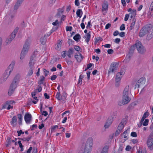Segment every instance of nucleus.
<instances>
[{"label":"nucleus","mask_w":153,"mask_h":153,"mask_svg":"<svg viewBox=\"0 0 153 153\" xmlns=\"http://www.w3.org/2000/svg\"><path fill=\"white\" fill-rule=\"evenodd\" d=\"M8 105L7 104V101L5 102L4 104L2 105V109H4L6 108L7 106Z\"/></svg>","instance_id":"50"},{"label":"nucleus","mask_w":153,"mask_h":153,"mask_svg":"<svg viewBox=\"0 0 153 153\" xmlns=\"http://www.w3.org/2000/svg\"><path fill=\"white\" fill-rule=\"evenodd\" d=\"M113 120L111 119V117H109L107 120L105 125V128H108L110 125L111 124Z\"/></svg>","instance_id":"19"},{"label":"nucleus","mask_w":153,"mask_h":153,"mask_svg":"<svg viewBox=\"0 0 153 153\" xmlns=\"http://www.w3.org/2000/svg\"><path fill=\"white\" fill-rule=\"evenodd\" d=\"M149 122V120L148 119H146L143 122L142 124L143 126H146L148 125V123Z\"/></svg>","instance_id":"39"},{"label":"nucleus","mask_w":153,"mask_h":153,"mask_svg":"<svg viewBox=\"0 0 153 153\" xmlns=\"http://www.w3.org/2000/svg\"><path fill=\"white\" fill-rule=\"evenodd\" d=\"M124 74L123 71H120L118 72L116 75L115 81H120L121 78Z\"/></svg>","instance_id":"14"},{"label":"nucleus","mask_w":153,"mask_h":153,"mask_svg":"<svg viewBox=\"0 0 153 153\" xmlns=\"http://www.w3.org/2000/svg\"><path fill=\"white\" fill-rule=\"evenodd\" d=\"M131 135L132 137H136L137 136V134L136 132H132L131 133Z\"/></svg>","instance_id":"44"},{"label":"nucleus","mask_w":153,"mask_h":153,"mask_svg":"<svg viewBox=\"0 0 153 153\" xmlns=\"http://www.w3.org/2000/svg\"><path fill=\"white\" fill-rule=\"evenodd\" d=\"M111 26V24L110 23H108L106 24L105 26V29H108Z\"/></svg>","instance_id":"60"},{"label":"nucleus","mask_w":153,"mask_h":153,"mask_svg":"<svg viewBox=\"0 0 153 153\" xmlns=\"http://www.w3.org/2000/svg\"><path fill=\"white\" fill-rule=\"evenodd\" d=\"M66 18V16L64 15H62V16L61 17H60V20L61 22L62 21H64Z\"/></svg>","instance_id":"52"},{"label":"nucleus","mask_w":153,"mask_h":153,"mask_svg":"<svg viewBox=\"0 0 153 153\" xmlns=\"http://www.w3.org/2000/svg\"><path fill=\"white\" fill-rule=\"evenodd\" d=\"M52 30L51 32L49 33L46 35L45 34L43 36L41 37L40 39V42L42 45H44L45 44L47 40L46 37H48L52 33L53 31Z\"/></svg>","instance_id":"12"},{"label":"nucleus","mask_w":153,"mask_h":153,"mask_svg":"<svg viewBox=\"0 0 153 153\" xmlns=\"http://www.w3.org/2000/svg\"><path fill=\"white\" fill-rule=\"evenodd\" d=\"M35 57L36 56L34 53H33V54L30 57V61L29 64V67L30 68L34 69V65L35 62Z\"/></svg>","instance_id":"10"},{"label":"nucleus","mask_w":153,"mask_h":153,"mask_svg":"<svg viewBox=\"0 0 153 153\" xmlns=\"http://www.w3.org/2000/svg\"><path fill=\"white\" fill-rule=\"evenodd\" d=\"M135 45L137 50L139 53L143 54L145 52L146 50L144 47L139 41L135 43Z\"/></svg>","instance_id":"9"},{"label":"nucleus","mask_w":153,"mask_h":153,"mask_svg":"<svg viewBox=\"0 0 153 153\" xmlns=\"http://www.w3.org/2000/svg\"><path fill=\"white\" fill-rule=\"evenodd\" d=\"M145 80L144 78H140L137 82V83L135 85V88H139L140 86L145 84Z\"/></svg>","instance_id":"13"},{"label":"nucleus","mask_w":153,"mask_h":153,"mask_svg":"<svg viewBox=\"0 0 153 153\" xmlns=\"http://www.w3.org/2000/svg\"><path fill=\"white\" fill-rule=\"evenodd\" d=\"M62 14L63 13H59V12H58L55 15V17L58 19L60 18Z\"/></svg>","instance_id":"42"},{"label":"nucleus","mask_w":153,"mask_h":153,"mask_svg":"<svg viewBox=\"0 0 153 153\" xmlns=\"http://www.w3.org/2000/svg\"><path fill=\"white\" fill-rule=\"evenodd\" d=\"M45 79V77L42 76H40V79L38 82V84L39 85H41L43 83V81Z\"/></svg>","instance_id":"33"},{"label":"nucleus","mask_w":153,"mask_h":153,"mask_svg":"<svg viewBox=\"0 0 153 153\" xmlns=\"http://www.w3.org/2000/svg\"><path fill=\"white\" fill-rule=\"evenodd\" d=\"M19 28L17 27L14 30L13 32L11 34L10 36L8 37L6 41V42L7 45L9 44L11 41L15 38L16 35L17 33L19 30Z\"/></svg>","instance_id":"7"},{"label":"nucleus","mask_w":153,"mask_h":153,"mask_svg":"<svg viewBox=\"0 0 153 153\" xmlns=\"http://www.w3.org/2000/svg\"><path fill=\"white\" fill-rule=\"evenodd\" d=\"M81 9H78L77 10L76 12V14L77 16L80 18L81 17V15H80Z\"/></svg>","instance_id":"40"},{"label":"nucleus","mask_w":153,"mask_h":153,"mask_svg":"<svg viewBox=\"0 0 153 153\" xmlns=\"http://www.w3.org/2000/svg\"><path fill=\"white\" fill-rule=\"evenodd\" d=\"M64 7H63L62 8H59L58 9V12H59V13H63L64 12Z\"/></svg>","instance_id":"49"},{"label":"nucleus","mask_w":153,"mask_h":153,"mask_svg":"<svg viewBox=\"0 0 153 153\" xmlns=\"http://www.w3.org/2000/svg\"><path fill=\"white\" fill-rule=\"evenodd\" d=\"M81 38V36L78 33L76 34L75 36H74L73 37L74 39L76 41H78L79 39H80Z\"/></svg>","instance_id":"31"},{"label":"nucleus","mask_w":153,"mask_h":153,"mask_svg":"<svg viewBox=\"0 0 153 153\" xmlns=\"http://www.w3.org/2000/svg\"><path fill=\"white\" fill-rule=\"evenodd\" d=\"M24 0H18L14 7L15 10H16L20 7Z\"/></svg>","instance_id":"20"},{"label":"nucleus","mask_w":153,"mask_h":153,"mask_svg":"<svg viewBox=\"0 0 153 153\" xmlns=\"http://www.w3.org/2000/svg\"><path fill=\"white\" fill-rule=\"evenodd\" d=\"M125 29V25L124 24H122L120 26V30H124Z\"/></svg>","instance_id":"48"},{"label":"nucleus","mask_w":153,"mask_h":153,"mask_svg":"<svg viewBox=\"0 0 153 153\" xmlns=\"http://www.w3.org/2000/svg\"><path fill=\"white\" fill-rule=\"evenodd\" d=\"M108 8V2L107 1L104 0L102 6V11L104 12V11H107Z\"/></svg>","instance_id":"17"},{"label":"nucleus","mask_w":153,"mask_h":153,"mask_svg":"<svg viewBox=\"0 0 153 153\" xmlns=\"http://www.w3.org/2000/svg\"><path fill=\"white\" fill-rule=\"evenodd\" d=\"M11 138L8 137L6 141V146L7 147H8L9 145H10L11 143Z\"/></svg>","instance_id":"30"},{"label":"nucleus","mask_w":153,"mask_h":153,"mask_svg":"<svg viewBox=\"0 0 153 153\" xmlns=\"http://www.w3.org/2000/svg\"><path fill=\"white\" fill-rule=\"evenodd\" d=\"M91 32L89 31L88 33H87L86 35V38L88 39H90L91 38Z\"/></svg>","instance_id":"55"},{"label":"nucleus","mask_w":153,"mask_h":153,"mask_svg":"<svg viewBox=\"0 0 153 153\" xmlns=\"http://www.w3.org/2000/svg\"><path fill=\"white\" fill-rule=\"evenodd\" d=\"M33 69L30 68L28 70V72L27 74V76H30L33 73Z\"/></svg>","instance_id":"38"},{"label":"nucleus","mask_w":153,"mask_h":153,"mask_svg":"<svg viewBox=\"0 0 153 153\" xmlns=\"http://www.w3.org/2000/svg\"><path fill=\"white\" fill-rule=\"evenodd\" d=\"M108 146H105L103 148L100 153H108Z\"/></svg>","instance_id":"27"},{"label":"nucleus","mask_w":153,"mask_h":153,"mask_svg":"<svg viewBox=\"0 0 153 153\" xmlns=\"http://www.w3.org/2000/svg\"><path fill=\"white\" fill-rule=\"evenodd\" d=\"M17 123V117L16 116H14L12 119L11 121L10 122V123L13 126H14L16 125Z\"/></svg>","instance_id":"22"},{"label":"nucleus","mask_w":153,"mask_h":153,"mask_svg":"<svg viewBox=\"0 0 153 153\" xmlns=\"http://www.w3.org/2000/svg\"><path fill=\"white\" fill-rule=\"evenodd\" d=\"M84 77V76L82 75V74L80 75L79 76V79L78 80V82L77 84V85L79 86L81 85L82 84V79Z\"/></svg>","instance_id":"28"},{"label":"nucleus","mask_w":153,"mask_h":153,"mask_svg":"<svg viewBox=\"0 0 153 153\" xmlns=\"http://www.w3.org/2000/svg\"><path fill=\"white\" fill-rule=\"evenodd\" d=\"M59 24V22L58 20H56L55 21L52 23V25L54 26H56Z\"/></svg>","instance_id":"56"},{"label":"nucleus","mask_w":153,"mask_h":153,"mask_svg":"<svg viewBox=\"0 0 153 153\" xmlns=\"http://www.w3.org/2000/svg\"><path fill=\"white\" fill-rule=\"evenodd\" d=\"M56 97L58 100H61L62 99V97L61 96L59 91L57 93Z\"/></svg>","instance_id":"29"},{"label":"nucleus","mask_w":153,"mask_h":153,"mask_svg":"<svg viewBox=\"0 0 153 153\" xmlns=\"http://www.w3.org/2000/svg\"><path fill=\"white\" fill-rule=\"evenodd\" d=\"M42 89V87L40 85H38V88H37L36 90L39 92H40Z\"/></svg>","instance_id":"47"},{"label":"nucleus","mask_w":153,"mask_h":153,"mask_svg":"<svg viewBox=\"0 0 153 153\" xmlns=\"http://www.w3.org/2000/svg\"><path fill=\"white\" fill-rule=\"evenodd\" d=\"M149 115V113L148 112V111H146L143 114V117H145V118H146Z\"/></svg>","instance_id":"43"},{"label":"nucleus","mask_w":153,"mask_h":153,"mask_svg":"<svg viewBox=\"0 0 153 153\" xmlns=\"http://www.w3.org/2000/svg\"><path fill=\"white\" fill-rule=\"evenodd\" d=\"M120 41V39L119 38H116L115 39L114 42L117 43H119Z\"/></svg>","instance_id":"62"},{"label":"nucleus","mask_w":153,"mask_h":153,"mask_svg":"<svg viewBox=\"0 0 153 153\" xmlns=\"http://www.w3.org/2000/svg\"><path fill=\"white\" fill-rule=\"evenodd\" d=\"M117 111L113 112L111 115V117H111V119L113 120V119L116 118L117 115Z\"/></svg>","instance_id":"37"},{"label":"nucleus","mask_w":153,"mask_h":153,"mask_svg":"<svg viewBox=\"0 0 153 153\" xmlns=\"http://www.w3.org/2000/svg\"><path fill=\"white\" fill-rule=\"evenodd\" d=\"M136 10H133L132 12L129 13V15L131 18V19L134 18V17L136 15Z\"/></svg>","instance_id":"26"},{"label":"nucleus","mask_w":153,"mask_h":153,"mask_svg":"<svg viewBox=\"0 0 153 153\" xmlns=\"http://www.w3.org/2000/svg\"><path fill=\"white\" fill-rule=\"evenodd\" d=\"M118 65L119 63L117 62H112L110 65L108 70V74H109L111 73H115L117 69Z\"/></svg>","instance_id":"8"},{"label":"nucleus","mask_w":153,"mask_h":153,"mask_svg":"<svg viewBox=\"0 0 153 153\" xmlns=\"http://www.w3.org/2000/svg\"><path fill=\"white\" fill-rule=\"evenodd\" d=\"M20 78V76L18 74L16 75L14 78L8 91V94L9 95H11L14 91L19 81Z\"/></svg>","instance_id":"3"},{"label":"nucleus","mask_w":153,"mask_h":153,"mask_svg":"<svg viewBox=\"0 0 153 153\" xmlns=\"http://www.w3.org/2000/svg\"><path fill=\"white\" fill-rule=\"evenodd\" d=\"M127 131H125L122 134V136L124 138L125 140H126L127 139Z\"/></svg>","instance_id":"35"},{"label":"nucleus","mask_w":153,"mask_h":153,"mask_svg":"<svg viewBox=\"0 0 153 153\" xmlns=\"http://www.w3.org/2000/svg\"><path fill=\"white\" fill-rule=\"evenodd\" d=\"M79 55H75V58L76 59L77 61L78 62H80L82 59V54L79 53Z\"/></svg>","instance_id":"24"},{"label":"nucleus","mask_w":153,"mask_h":153,"mask_svg":"<svg viewBox=\"0 0 153 153\" xmlns=\"http://www.w3.org/2000/svg\"><path fill=\"white\" fill-rule=\"evenodd\" d=\"M32 117L30 114L27 113L25 114L24 116L25 121L27 124H29L30 123Z\"/></svg>","instance_id":"15"},{"label":"nucleus","mask_w":153,"mask_h":153,"mask_svg":"<svg viewBox=\"0 0 153 153\" xmlns=\"http://www.w3.org/2000/svg\"><path fill=\"white\" fill-rule=\"evenodd\" d=\"M80 49V48L78 46L76 45L74 47V49H75L76 51H79Z\"/></svg>","instance_id":"51"},{"label":"nucleus","mask_w":153,"mask_h":153,"mask_svg":"<svg viewBox=\"0 0 153 153\" xmlns=\"http://www.w3.org/2000/svg\"><path fill=\"white\" fill-rule=\"evenodd\" d=\"M93 145V141L92 138H89L86 143L83 144L79 153H91Z\"/></svg>","instance_id":"1"},{"label":"nucleus","mask_w":153,"mask_h":153,"mask_svg":"<svg viewBox=\"0 0 153 153\" xmlns=\"http://www.w3.org/2000/svg\"><path fill=\"white\" fill-rule=\"evenodd\" d=\"M123 145V144H120L119 148L118 150V153H122V151L124 148Z\"/></svg>","instance_id":"34"},{"label":"nucleus","mask_w":153,"mask_h":153,"mask_svg":"<svg viewBox=\"0 0 153 153\" xmlns=\"http://www.w3.org/2000/svg\"><path fill=\"white\" fill-rule=\"evenodd\" d=\"M29 45V42L27 41L24 45L22 50L21 51L20 57L21 59H22L24 58L26 54L28 51Z\"/></svg>","instance_id":"6"},{"label":"nucleus","mask_w":153,"mask_h":153,"mask_svg":"<svg viewBox=\"0 0 153 153\" xmlns=\"http://www.w3.org/2000/svg\"><path fill=\"white\" fill-rule=\"evenodd\" d=\"M121 131H120L118 130L117 129V130L115 132V136H118L120 134V133L121 132Z\"/></svg>","instance_id":"61"},{"label":"nucleus","mask_w":153,"mask_h":153,"mask_svg":"<svg viewBox=\"0 0 153 153\" xmlns=\"http://www.w3.org/2000/svg\"><path fill=\"white\" fill-rule=\"evenodd\" d=\"M151 27V25L150 24L144 26L140 30L139 33V36L140 37H142L148 34L149 33V31H152Z\"/></svg>","instance_id":"5"},{"label":"nucleus","mask_w":153,"mask_h":153,"mask_svg":"<svg viewBox=\"0 0 153 153\" xmlns=\"http://www.w3.org/2000/svg\"><path fill=\"white\" fill-rule=\"evenodd\" d=\"M151 33V34L150 35H148L147 37V39L149 40L151 39L152 37H153V31Z\"/></svg>","instance_id":"41"},{"label":"nucleus","mask_w":153,"mask_h":153,"mask_svg":"<svg viewBox=\"0 0 153 153\" xmlns=\"http://www.w3.org/2000/svg\"><path fill=\"white\" fill-rule=\"evenodd\" d=\"M125 33L124 32H122L120 33V36L121 37H123L125 36Z\"/></svg>","instance_id":"63"},{"label":"nucleus","mask_w":153,"mask_h":153,"mask_svg":"<svg viewBox=\"0 0 153 153\" xmlns=\"http://www.w3.org/2000/svg\"><path fill=\"white\" fill-rule=\"evenodd\" d=\"M36 94V91H35L31 93V95L33 97V98L36 100L37 101H38V99L37 97H35V96Z\"/></svg>","instance_id":"32"},{"label":"nucleus","mask_w":153,"mask_h":153,"mask_svg":"<svg viewBox=\"0 0 153 153\" xmlns=\"http://www.w3.org/2000/svg\"><path fill=\"white\" fill-rule=\"evenodd\" d=\"M135 49V46L134 45L131 46L129 49L128 54L127 56L128 57L129 59L133 54L134 51Z\"/></svg>","instance_id":"18"},{"label":"nucleus","mask_w":153,"mask_h":153,"mask_svg":"<svg viewBox=\"0 0 153 153\" xmlns=\"http://www.w3.org/2000/svg\"><path fill=\"white\" fill-rule=\"evenodd\" d=\"M119 34V32L117 30L115 31L113 33V35L114 36H116Z\"/></svg>","instance_id":"64"},{"label":"nucleus","mask_w":153,"mask_h":153,"mask_svg":"<svg viewBox=\"0 0 153 153\" xmlns=\"http://www.w3.org/2000/svg\"><path fill=\"white\" fill-rule=\"evenodd\" d=\"M17 133H18V136H20L21 134H24V132L22 131V130H20L19 131H17Z\"/></svg>","instance_id":"45"},{"label":"nucleus","mask_w":153,"mask_h":153,"mask_svg":"<svg viewBox=\"0 0 153 153\" xmlns=\"http://www.w3.org/2000/svg\"><path fill=\"white\" fill-rule=\"evenodd\" d=\"M74 51V49L73 48H69L68 51H66V55L69 58H71V55L73 54Z\"/></svg>","instance_id":"21"},{"label":"nucleus","mask_w":153,"mask_h":153,"mask_svg":"<svg viewBox=\"0 0 153 153\" xmlns=\"http://www.w3.org/2000/svg\"><path fill=\"white\" fill-rule=\"evenodd\" d=\"M62 44V40L60 41L59 40L57 43V45L56 46L55 48L58 51L60 50L61 48Z\"/></svg>","instance_id":"23"},{"label":"nucleus","mask_w":153,"mask_h":153,"mask_svg":"<svg viewBox=\"0 0 153 153\" xmlns=\"http://www.w3.org/2000/svg\"><path fill=\"white\" fill-rule=\"evenodd\" d=\"M94 65V64L92 63H90L88 64L87 65V69H89L91 67Z\"/></svg>","instance_id":"58"},{"label":"nucleus","mask_w":153,"mask_h":153,"mask_svg":"<svg viewBox=\"0 0 153 153\" xmlns=\"http://www.w3.org/2000/svg\"><path fill=\"white\" fill-rule=\"evenodd\" d=\"M108 53L109 54H112L114 52V51L112 49H109L107 51Z\"/></svg>","instance_id":"53"},{"label":"nucleus","mask_w":153,"mask_h":153,"mask_svg":"<svg viewBox=\"0 0 153 153\" xmlns=\"http://www.w3.org/2000/svg\"><path fill=\"white\" fill-rule=\"evenodd\" d=\"M43 71L44 73V75H45L46 76H47L48 75L49 71H47L46 69H43Z\"/></svg>","instance_id":"46"},{"label":"nucleus","mask_w":153,"mask_h":153,"mask_svg":"<svg viewBox=\"0 0 153 153\" xmlns=\"http://www.w3.org/2000/svg\"><path fill=\"white\" fill-rule=\"evenodd\" d=\"M126 120L125 119H123L122 120L121 122L119 124L117 129L118 130H120L121 131L123 129V128L124 126V125L126 124Z\"/></svg>","instance_id":"16"},{"label":"nucleus","mask_w":153,"mask_h":153,"mask_svg":"<svg viewBox=\"0 0 153 153\" xmlns=\"http://www.w3.org/2000/svg\"><path fill=\"white\" fill-rule=\"evenodd\" d=\"M58 126L57 125L53 126H52L51 128V132L52 133L53 132H54L56 128H58Z\"/></svg>","instance_id":"36"},{"label":"nucleus","mask_w":153,"mask_h":153,"mask_svg":"<svg viewBox=\"0 0 153 153\" xmlns=\"http://www.w3.org/2000/svg\"><path fill=\"white\" fill-rule=\"evenodd\" d=\"M130 20L131 22V25L130 29V30H131L134 27L136 20L134 18H133L131 19Z\"/></svg>","instance_id":"25"},{"label":"nucleus","mask_w":153,"mask_h":153,"mask_svg":"<svg viewBox=\"0 0 153 153\" xmlns=\"http://www.w3.org/2000/svg\"><path fill=\"white\" fill-rule=\"evenodd\" d=\"M62 56L63 58H65L66 56V51H64L62 52Z\"/></svg>","instance_id":"57"},{"label":"nucleus","mask_w":153,"mask_h":153,"mask_svg":"<svg viewBox=\"0 0 153 153\" xmlns=\"http://www.w3.org/2000/svg\"><path fill=\"white\" fill-rule=\"evenodd\" d=\"M129 87L128 85L124 88L123 93L122 101L124 104H128L131 100V98L129 97Z\"/></svg>","instance_id":"4"},{"label":"nucleus","mask_w":153,"mask_h":153,"mask_svg":"<svg viewBox=\"0 0 153 153\" xmlns=\"http://www.w3.org/2000/svg\"><path fill=\"white\" fill-rule=\"evenodd\" d=\"M147 143L148 147L150 150H153V138L148 137Z\"/></svg>","instance_id":"11"},{"label":"nucleus","mask_w":153,"mask_h":153,"mask_svg":"<svg viewBox=\"0 0 153 153\" xmlns=\"http://www.w3.org/2000/svg\"><path fill=\"white\" fill-rule=\"evenodd\" d=\"M15 61H12L9 65L7 69L5 71L3 76L0 79V83H2L4 82L7 79L12 71L15 65Z\"/></svg>","instance_id":"2"},{"label":"nucleus","mask_w":153,"mask_h":153,"mask_svg":"<svg viewBox=\"0 0 153 153\" xmlns=\"http://www.w3.org/2000/svg\"><path fill=\"white\" fill-rule=\"evenodd\" d=\"M72 27L71 26H67L66 27V30L67 31H71L72 30Z\"/></svg>","instance_id":"54"},{"label":"nucleus","mask_w":153,"mask_h":153,"mask_svg":"<svg viewBox=\"0 0 153 153\" xmlns=\"http://www.w3.org/2000/svg\"><path fill=\"white\" fill-rule=\"evenodd\" d=\"M57 76L56 75H53L50 78L52 80H53L56 79V78Z\"/></svg>","instance_id":"59"}]
</instances>
